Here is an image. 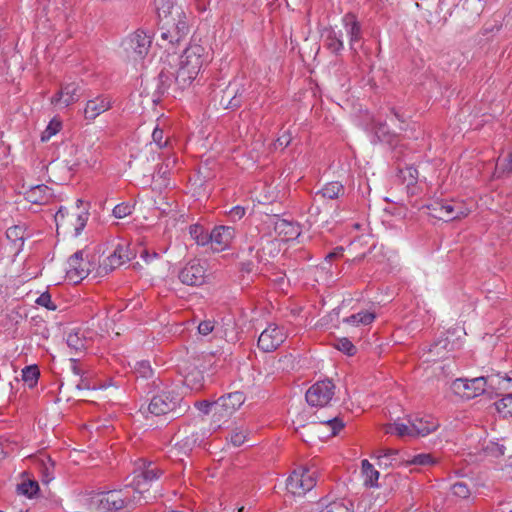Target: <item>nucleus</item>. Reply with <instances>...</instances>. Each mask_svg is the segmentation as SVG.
<instances>
[{
    "label": "nucleus",
    "mask_w": 512,
    "mask_h": 512,
    "mask_svg": "<svg viewBox=\"0 0 512 512\" xmlns=\"http://www.w3.org/2000/svg\"><path fill=\"white\" fill-rule=\"evenodd\" d=\"M335 385L330 380L318 381L306 392V401L311 406H326L334 396Z\"/></svg>",
    "instance_id": "11"
},
{
    "label": "nucleus",
    "mask_w": 512,
    "mask_h": 512,
    "mask_svg": "<svg viewBox=\"0 0 512 512\" xmlns=\"http://www.w3.org/2000/svg\"><path fill=\"white\" fill-rule=\"evenodd\" d=\"M428 214L442 221H453L466 217L470 210L461 201L437 199L427 204Z\"/></svg>",
    "instance_id": "5"
},
{
    "label": "nucleus",
    "mask_w": 512,
    "mask_h": 512,
    "mask_svg": "<svg viewBox=\"0 0 512 512\" xmlns=\"http://www.w3.org/2000/svg\"><path fill=\"white\" fill-rule=\"evenodd\" d=\"M245 399L244 393L240 391L221 396L213 405L214 422L228 419L244 404Z\"/></svg>",
    "instance_id": "7"
},
{
    "label": "nucleus",
    "mask_w": 512,
    "mask_h": 512,
    "mask_svg": "<svg viewBox=\"0 0 512 512\" xmlns=\"http://www.w3.org/2000/svg\"><path fill=\"white\" fill-rule=\"evenodd\" d=\"M408 422L411 424L413 437H425L439 427L437 419L430 415L424 417L416 416L413 419H409Z\"/></svg>",
    "instance_id": "21"
},
{
    "label": "nucleus",
    "mask_w": 512,
    "mask_h": 512,
    "mask_svg": "<svg viewBox=\"0 0 512 512\" xmlns=\"http://www.w3.org/2000/svg\"><path fill=\"white\" fill-rule=\"evenodd\" d=\"M159 86H158V90L160 93H165L168 88L170 87V84H171V80H170V77L169 75L165 74L164 72H161L159 74Z\"/></svg>",
    "instance_id": "53"
},
{
    "label": "nucleus",
    "mask_w": 512,
    "mask_h": 512,
    "mask_svg": "<svg viewBox=\"0 0 512 512\" xmlns=\"http://www.w3.org/2000/svg\"><path fill=\"white\" fill-rule=\"evenodd\" d=\"M83 255L84 251L79 250L68 259L66 276L74 283L86 278L91 271L92 264L89 260L84 259Z\"/></svg>",
    "instance_id": "13"
},
{
    "label": "nucleus",
    "mask_w": 512,
    "mask_h": 512,
    "mask_svg": "<svg viewBox=\"0 0 512 512\" xmlns=\"http://www.w3.org/2000/svg\"><path fill=\"white\" fill-rule=\"evenodd\" d=\"M292 140V135L290 131H284L276 140L275 146L285 148L287 147Z\"/></svg>",
    "instance_id": "52"
},
{
    "label": "nucleus",
    "mask_w": 512,
    "mask_h": 512,
    "mask_svg": "<svg viewBox=\"0 0 512 512\" xmlns=\"http://www.w3.org/2000/svg\"><path fill=\"white\" fill-rule=\"evenodd\" d=\"M25 195L29 202L43 205L49 202L53 194L48 186L42 184L31 187Z\"/></svg>",
    "instance_id": "25"
},
{
    "label": "nucleus",
    "mask_w": 512,
    "mask_h": 512,
    "mask_svg": "<svg viewBox=\"0 0 512 512\" xmlns=\"http://www.w3.org/2000/svg\"><path fill=\"white\" fill-rule=\"evenodd\" d=\"M375 319V314L368 311H361L343 319L344 323L359 326L369 325Z\"/></svg>",
    "instance_id": "29"
},
{
    "label": "nucleus",
    "mask_w": 512,
    "mask_h": 512,
    "mask_svg": "<svg viewBox=\"0 0 512 512\" xmlns=\"http://www.w3.org/2000/svg\"><path fill=\"white\" fill-rule=\"evenodd\" d=\"M401 177L404 181L407 182V185H413L418 178V171L414 167H406L405 169H400Z\"/></svg>",
    "instance_id": "48"
},
{
    "label": "nucleus",
    "mask_w": 512,
    "mask_h": 512,
    "mask_svg": "<svg viewBox=\"0 0 512 512\" xmlns=\"http://www.w3.org/2000/svg\"><path fill=\"white\" fill-rule=\"evenodd\" d=\"M83 204L81 199L76 201V207L69 210L66 207H60L55 214V222L57 228L63 227L66 230H73L77 236L86 226L89 218V212L86 208L81 209L80 205Z\"/></svg>",
    "instance_id": "6"
},
{
    "label": "nucleus",
    "mask_w": 512,
    "mask_h": 512,
    "mask_svg": "<svg viewBox=\"0 0 512 512\" xmlns=\"http://www.w3.org/2000/svg\"><path fill=\"white\" fill-rule=\"evenodd\" d=\"M498 412L502 413L505 417L512 416V396L501 398L495 403Z\"/></svg>",
    "instance_id": "42"
},
{
    "label": "nucleus",
    "mask_w": 512,
    "mask_h": 512,
    "mask_svg": "<svg viewBox=\"0 0 512 512\" xmlns=\"http://www.w3.org/2000/svg\"><path fill=\"white\" fill-rule=\"evenodd\" d=\"M488 393L501 398L512 396V372L508 375L500 373L488 376Z\"/></svg>",
    "instance_id": "17"
},
{
    "label": "nucleus",
    "mask_w": 512,
    "mask_h": 512,
    "mask_svg": "<svg viewBox=\"0 0 512 512\" xmlns=\"http://www.w3.org/2000/svg\"><path fill=\"white\" fill-rule=\"evenodd\" d=\"M175 439V448L180 453L187 454L201 444L204 433L196 426H187L177 432Z\"/></svg>",
    "instance_id": "12"
},
{
    "label": "nucleus",
    "mask_w": 512,
    "mask_h": 512,
    "mask_svg": "<svg viewBox=\"0 0 512 512\" xmlns=\"http://www.w3.org/2000/svg\"><path fill=\"white\" fill-rule=\"evenodd\" d=\"M134 372L137 376L142 378H149L153 374L149 361L137 362L134 367Z\"/></svg>",
    "instance_id": "44"
},
{
    "label": "nucleus",
    "mask_w": 512,
    "mask_h": 512,
    "mask_svg": "<svg viewBox=\"0 0 512 512\" xmlns=\"http://www.w3.org/2000/svg\"><path fill=\"white\" fill-rule=\"evenodd\" d=\"M213 405H214V402L210 403L208 401H201V402L196 403L197 408L205 414H208L209 412H213Z\"/></svg>",
    "instance_id": "60"
},
{
    "label": "nucleus",
    "mask_w": 512,
    "mask_h": 512,
    "mask_svg": "<svg viewBox=\"0 0 512 512\" xmlns=\"http://www.w3.org/2000/svg\"><path fill=\"white\" fill-rule=\"evenodd\" d=\"M189 234L198 245L204 246L209 243V233L201 225H191L189 227Z\"/></svg>",
    "instance_id": "33"
},
{
    "label": "nucleus",
    "mask_w": 512,
    "mask_h": 512,
    "mask_svg": "<svg viewBox=\"0 0 512 512\" xmlns=\"http://www.w3.org/2000/svg\"><path fill=\"white\" fill-rule=\"evenodd\" d=\"M335 348L343 353L353 356L356 353V347L348 338H340L334 344Z\"/></svg>",
    "instance_id": "43"
},
{
    "label": "nucleus",
    "mask_w": 512,
    "mask_h": 512,
    "mask_svg": "<svg viewBox=\"0 0 512 512\" xmlns=\"http://www.w3.org/2000/svg\"><path fill=\"white\" fill-rule=\"evenodd\" d=\"M326 46L333 53H338L343 49V42L334 31L329 32L326 37Z\"/></svg>",
    "instance_id": "39"
},
{
    "label": "nucleus",
    "mask_w": 512,
    "mask_h": 512,
    "mask_svg": "<svg viewBox=\"0 0 512 512\" xmlns=\"http://www.w3.org/2000/svg\"><path fill=\"white\" fill-rule=\"evenodd\" d=\"M205 49L199 44L187 47L179 59V66L175 74V85L184 90L189 87L197 77L202 65Z\"/></svg>",
    "instance_id": "2"
},
{
    "label": "nucleus",
    "mask_w": 512,
    "mask_h": 512,
    "mask_svg": "<svg viewBox=\"0 0 512 512\" xmlns=\"http://www.w3.org/2000/svg\"><path fill=\"white\" fill-rule=\"evenodd\" d=\"M152 139L160 148L168 143L167 141L163 142V130L157 127L153 130Z\"/></svg>",
    "instance_id": "58"
},
{
    "label": "nucleus",
    "mask_w": 512,
    "mask_h": 512,
    "mask_svg": "<svg viewBox=\"0 0 512 512\" xmlns=\"http://www.w3.org/2000/svg\"><path fill=\"white\" fill-rule=\"evenodd\" d=\"M39 490L38 482L33 480H24L17 485V492L28 498H32Z\"/></svg>",
    "instance_id": "37"
},
{
    "label": "nucleus",
    "mask_w": 512,
    "mask_h": 512,
    "mask_svg": "<svg viewBox=\"0 0 512 512\" xmlns=\"http://www.w3.org/2000/svg\"><path fill=\"white\" fill-rule=\"evenodd\" d=\"M179 402L180 397L177 394L162 392L151 399L148 409L155 416L174 413Z\"/></svg>",
    "instance_id": "14"
},
{
    "label": "nucleus",
    "mask_w": 512,
    "mask_h": 512,
    "mask_svg": "<svg viewBox=\"0 0 512 512\" xmlns=\"http://www.w3.org/2000/svg\"><path fill=\"white\" fill-rule=\"evenodd\" d=\"M140 257L142 259H144V261L146 263H149L151 259H154V258H157L158 257V254L156 252H153L152 254H150L147 250H142L140 252Z\"/></svg>",
    "instance_id": "61"
},
{
    "label": "nucleus",
    "mask_w": 512,
    "mask_h": 512,
    "mask_svg": "<svg viewBox=\"0 0 512 512\" xmlns=\"http://www.w3.org/2000/svg\"><path fill=\"white\" fill-rule=\"evenodd\" d=\"M362 473L365 477L364 483L369 486H375L379 478V472L374 469L368 460L362 461Z\"/></svg>",
    "instance_id": "32"
},
{
    "label": "nucleus",
    "mask_w": 512,
    "mask_h": 512,
    "mask_svg": "<svg viewBox=\"0 0 512 512\" xmlns=\"http://www.w3.org/2000/svg\"><path fill=\"white\" fill-rule=\"evenodd\" d=\"M386 433L396 434L399 437L413 436L410 423H409V425L404 424V423L390 424L386 428Z\"/></svg>",
    "instance_id": "38"
},
{
    "label": "nucleus",
    "mask_w": 512,
    "mask_h": 512,
    "mask_svg": "<svg viewBox=\"0 0 512 512\" xmlns=\"http://www.w3.org/2000/svg\"><path fill=\"white\" fill-rule=\"evenodd\" d=\"M214 329V324L212 321H202L199 325H198V331L201 335H208L209 333H211Z\"/></svg>",
    "instance_id": "56"
},
{
    "label": "nucleus",
    "mask_w": 512,
    "mask_h": 512,
    "mask_svg": "<svg viewBox=\"0 0 512 512\" xmlns=\"http://www.w3.org/2000/svg\"><path fill=\"white\" fill-rule=\"evenodd\" d=\"M274 231L283 240L289 241L300 236V227L298 224L286 219H275L273 223Z\"/></svg>",
    "instance_id": "24"
},
{
    "label": "nucleus",
    "mask_w": 512,
    "mask_h": 512,
    "mask_svg": "<svg viewBox=\"0 0 512 512\" xmlns=\"http://www.w3.org/2000/svg\"><path fill=\"white\" fill-rule=\"evenodd\" d=\"M378 453H379L377 456L378 458H391L393 456L399 455V450L393 449V448H385V449L379 450Z\"/></svg>",
    "instance_id": "59"
},
{
    "label": "nucleus",
    "mask_w": 512,
    "mask_h": 512,
    "mask_svg": "<svg viewBox=\"0 0 512 512\" xmlns=\"http://www.w3.org/2000/svg\"><path fill=\"white\" fill-rule=\"evenodd\" d=\"M344 192V186L338 181H333L327 183L321 190L317 191L316 195H321L323 198L333 200L343 195Z\"/></svg>",
    "instance_id": "27"
},
{
    "label": "nucleus",
    "mask_w": 512,
    "mask_h": 512,
    "mask_svg": "<svg viewBox=\"0 0 512 512\" xmlns=\"http://www.w3.org/2000/svg\"><path fill=\"white\" fill-rule=\"evenodd\" d=\"M316 484L315 472L305 467L293 471L287 480V489L294 495H304Z\"/></svg>",
    "instance_id": "10"
},
{
    "label": "nucleus",
    "mask_w": 512,
    "mask_h": 512,
    "mask_svg": "<svg viewBox=\"0 0 512 512\" xmlns=\"http://www.w3.org/2000/svg\"><path fill=\"white\" fill-rule=\"evenodd\" d=\"M438 462V460L430 453H422L413 456L412 459L406 460V465H420V466H430L434 465Z\"/></svg>",
    "instance_id": "36"
},
{
    "label": "nucleus",
    "mask_w": 512,
    "mask_h": 512,
    "mask_svg": "<svg viewBox=\"0 0 512 512\" xmlns=\"http://www.w3.org/2000/svg\"><path fill=\"white\" fill-rule=\"evenodd\" d=\"M130 259L131 252L129 246L125 243H118L113 253L103 261L99 269L107 273L128 262Z\"/></svg>",
    "instance_id": "19"
},
{
    "label": "nucleus",
    "mask_w": 512,
    "mask_h": 512,
    "mask_svg": "<svg viewBox=\"0 0 512 512\" xmlns=\"http://www.w3.org/2000/svg\"><path fill=\"white\" fill-rule=\"evenodd\" d=\"M132 490L129 485H126L122 489L100 493L96 500V510L98 512H116L128 506L141 504V496L135 495Z\"/></svg>",
    "instance_id": "3"
},
{
    "label": "nucleus",
    "mask_w": 512,
    "mask_h": 512,
    "mask_svg": "<svg viewBox=\"0 0 512 512\" xmlns=\"http://www.w3.org/2000/svg\"><path fill=\"white\" fill-rule=\"evenodd\" d=\"M453 344L448 338H439L429 349L433 358H443L445 353L452 349Z\"/></svg>",
    "instance_id": "31"
},
{
    "label": "nucleus",
    "mask_w": 512,
    "mask_h": 512,
    "mask_svg": "<svg viewBox=\"0 0 512 512\" xmlns=\"http://www.w3.org/2000/svg\"><path fill=\"white\" fill-rule=\"evenodd\" d=\"M379 459V466H385V467H392L394 466V463L390 461V458H378Z\"/></svg>",
    "instance_id": "64"
},
{
    "label": "nucleus",
    "mask_w": 512,
    "mask_h": 512,
    "mask_svg": "<svg viewBox=\"0 0 512 512\" xmlns=\"http://www.w3.org/2000/svg\"><path fill=\"white\" fill-rule=\"evenodd\" d=\"M36 303L40 306L47 308L48 310H56V305L51 300V295L48 292L42 293L37 299Z\"/></svg>",
    "instance_id": "50"
},
{
    "label": "nucleus",
    "mask_w": 512,
    "mask_h": 512,
    "mask_svg": "<svg viewBox=\"0 0 512 512\" xmlns=\"http://www.w3.org/2000/svg\"><path fill=\"white\" fill-rule=\"evenodd\" d=\"M112 106V101L109 97L99 95L87 101L84 108V118L86 120H94L102 113L108 111Z\"/></svg>",
    "instance_id": "22"
},
{
    "label": "nucleus",
    "mask_w": 512,
    "mask_h": 512,
    "mask_svg": "<svg viewBox=\"0 0 512 512\" xmlns=\"http://www.w3.org/2000/svg\"><path fill=\"white\" fill-rule=\"evenodd\" d=\"M497 169L502 172H512V151L502 162L497 163Z\"/></svg>",
    "instance_id": "54"
},
{
    "label": "nucleus",
    "mask_w": 512,
    "mask_h": 512,
    "mask_svg": "<svg viewBox=\"0 0 512 512\" xmlns=\"http://www.w3.org/2000/svg\"><path fill=\"white\" fill-rule=\"evenodd\" d=\"M61 128V122L52 120L41 134V140L43 142L48 141L52 136L59 132Z\"/></svg>",
    "instance_id": "45"
},
{
    "label": "nucleus",
    "mask_w": 512,
    "mask_h": 512,
    "mask_svg": "<svg viewBox=\"0 0 512 512\" xmlns=\"http://www.w3.org/2000/svg\"><path fill=\"white\" fill-rule=\"evenodd\" d=\"M254 263L252 261H247L241 263V270L247 273H250L253 270Z\"/></svg>",
    "instance_id": "62"
},
{
    "label": "nucleus",
    "mask_w": 512,
    "mask_h": 512,
    "mask_svg": "<svg viewBox=\"0 0 512 512\" xmlns=\"http://www.w3.org/2000/svg\"><path fill=\"white\" fill-rule=\"evenodd\" d=\"M160 37L170 44L180 42L189 32L187 16L172 0H155Z\"/></svg>",
    "instance_id": "1"
},
{
    "label": "nucleus",
    "mask_w": 512,
    "mask_h": 512,
    "mask_svg": "<svg viewBox=\"0 0 512 512\" xmlns=\"http://www.w3.org/2000/svg\"><path fill=\"white\" fill-rule=\"evenodd\" d=\"M234 237L235 229L233 227L218 226L209 233V243H211L213 250L219 252L225 250Z\"/></svg>",
    "instance_id": "20"
},
{
    "label": "nucleus",
    "mask_w": 512,
    "mask_h": 512,
    "mask_svg": "<svg viewBox=\"0 0 512 512\" xmlns=\"http://www.w3.org/2000/svg\"><path fill=\"white\" fill-rule=\"evenodd\" d=\"M246 213V210L242 206H235L229 211V217L236 221L240 220Z\"/></svg>",
    "instance_id": "57"
},
{
    "label": "nucleus",
    "mask_w": 512,
    "mask_h": 512,
    "mask_svg": "<svg viewBox=\"0 0 512 512\" xmlns=\"http://www.w3.org/2000/svg\"><path fill=\"white\" fill-rule=\"evenodd\" d=\"M245 89L237 82H230L222 91L219 104L224 109L238 108L244 98Z\"/></svg>",
    "instance_id": "18"
},
{
    "label": "nucleus",
    "mask_w": 512,
    "mask_h": 512,
    "mask_svg": "<svg viewBox=\"0 0 512 512\" xmlns=\"http://www.w3.org/2000/svg\"><path fill=\"white\" fill-rule=\"evenodd\" d=\"M80 87L76 83L64 85L60 91L51 99L53 104H62L64 107L71 105L79 100Z\"/></svg>",
    "instance_id": "23"
},
{
    "label": "nucleus",
    "mask_w": 512,
    "mask_h": 512,
    "mask_svg": "<svg viewBox=\"0 0 512 512\" xmlns=\"http://www.w3.org/2000/svg\"><path fill=\"white\" fill-rule=\"evenodd\" d=\"M67 345L76 352L86 349V340L80 337L78 332L69 333L67 336Z\"/></svg>",
    "instance_id": "40"
},
{
    "label": "nucleus",
    "mask_w": 512,
    "mask_h": 512,
    "mask_svg": "<svg viewBox=\"0 0 512 512\" xmlns=\"http://www.w3.org/2000/svg\"><path fill=\"white\" fill-rule=\"evenodd\" d=\"M372 130L380 141L391 143L392 134L388 130L386 123L380 120H373Z\"/></svg>",
    "instance_id": "34"
},
{
    "label": "nucleus",
    "mask_w": 512,
    "mask_h": 512,
    "mask_svg": "<svg viewBox=\"0 0 512 512\" xmlns=\"http://www.w3.org/2000/svg\"><path fill=\"white\" fill-rule=\"evenodd\" d=\"M451 491H452L453 495H455L459 498H462V499H466L470 495V489H469L468 485L462 481L454 483L451 486Z\"/></svg>",
    "instance_id": "46"
},
{
    "label": "nucleus",
    "mask_w": 512,
    "mask_h": 512,
    "mask_svg": "<svg viewBox=\"0 0 512 512\" xmlns=\"http://www.w3.org/2000/svg\"><path fill=\"white\" fill-rule=\"evenodd\" d=\"M455 394L465 399L475 398L483 393H488V376L473 379H456L452 383Z\"/></svg>",
    "instance_id": "8"
},
{
    "label": "nucleus",
    "mask_w": 512,
    "mask_h": 512,
    "mask_svg": "<svg viewBox=\"0 0 512 512\" xmlns=\"http://www.w3.org/2000/svg\"><path fill=\"white\" fill-rule=\"evenodd\" d=\"M248 436V432L242 428H236L232 431L230 441L235 447L241 446L245 443Z\"/></svg>",
    "instance_id": "47"
},
{
    "label": "nucleus",
    "mask_w": 512,
    "mask_h": 512,
    "mask_svg": "<svg viewBox=\"0 0 512 512\" xmlns=\"http://www.w3.org/2000/svg\"><path fill=\"white\" fill-rule=\"evenodd\" d=\"M151 45L150 37L143 31H136L125 41V49L134 60L143 59Z\"/></svg>",
    "instance_id": "16"
},
{
    "label": "nucleus",
    "mask_w": 512,
    "mask_h": 512,
    "mask_svg": "<svg viewBox=\"0 0 512 512\" xmlns=\"http://www.w3.org/2000/svg\"><path fill=\"white\" fill-rule=\"evenodd\" d=\"M163 471L153 462L141 460L134 471V477L129 484L135 495L141 496V503H147L155 496L146 495L153 481L158 480Z\"/></svg>",
    "instance_id": "4"
},
{
    "label": "nucleus",
    "mask_w": 512,
    "mask_h": 512,
    "mask_svg": "<svg viewBox=\"0 0 512 512\" xmlns=\"http://www.w3.org/2000/svg\"><path fill=\"white\" fill-rule=\"evenodd\" d=\"M184 384L191 390L199 391L204 385L203 373L197 368L191 369L184 376Z\"/></svg>",
    "instance_id": "28"
},
{
    "label": "nucleus",
    "mask_w": 512,
    "mask_h": 512,
    "mask_svg": "<svg viewBox=\"0 0 512 512\" xmlns=\"http://www.w3.org/2000/svg\"><path fill=\"white\" fill-rule=\"evenodd\" d=\"M486 450L492 455V456H502L505 454V447L498 443H491L486 447Z\"/></svg>",
    "instance_id": "55"
},
{
    "label": "nucleus",
    "mask_w": 512,
    "mask_h": 512,
    "mask_svg": "<svg viewBox=\"0 0 512 512\" xmlns=\"http://www.w3.org/2000/svg\"><path fill=\"white\" fill-rule=\"evenodd\" d=\"M132 213V206L127 203H121L114 207L113 215L116 218H124Z\"/></svg>",
    "instance_id": "49"
},
{
    "label": "nucleus",
    "mask_w": 512,
    "mask_h": 512,
    "mask_svg": "<svg viewBox=\"0 0 512 512\" xmlns=\"http://www.w3.org/2000/svg\"><path fill=\"white\" fill-rule=\"evenodd\" d=\"M24 235V231L20 226H12L7 229L6 236L9 240L16 242L17 240H22Z\"/></svg>",
    "instance_id": "51"
},
{
    "label": "nucleus",
    "mask_w": 512,
    "mask_h": 512,
    "mask_svg": "<svg viewBox=\"0 0 512 512\" xmlns=\"http://www.w3.org/2000/svg\"><path fill=\"white\" fill-rule=\"evenodd\" d=\"M176 162H177L176 157L169 156L166 158L164 165H165L166 169H168V168L174 167Z\"/></svg>",
    "instance_id": "63"
},
{
    "label": "nucleus",
    "mask_w": 512,
    "mask_h": 512,
    "mask_svg": "<svg viewBox=\"0 0 512 512\" xmlns=\"http://www.w3.org/2000/svg\"><path fill=\"white\" fill-rule=\"evenodd\" d=\"M346 33L349 37L350 49L354 52L357 51V44L361 38V29L359 23L355 20L354 16L346 15L344 18Z\"/></svg>",
    "instance_id": "26"
},
{
    "label": "nucleus",
    "mask_w": 512,
    "mask_h": 512,
    "mask_svg": "<svg viewBox=\"0 0 512 512\" xmlns=\"http://www.w3.org/2000/svg\"><path fill=\"white\" fill-rule=\"evenodd\" d=\"M321 425L326 426L330 429L329 436H335L344 427V422L338 418L333 417L331 419L323 420L320 422Z\"/></svg>",
    "instance_id": "41"
},
{
    "label": "nucleus",
    "mask_w": 512,
    "mask_h": 512,
    "mask_svg": "<svg viewBox=\"0 0 512 512\" xmlns=\"http://www.w3.org/2000/svg\"><path fill=\"white\" fill-rule=\"evenodd\" d=\"M283 328L269 325L258 338V347L264 352L275 351L286 339Z\"/></svg>",
    "instance_id": "15"
},
{
    "label": "nucleus",
    "mask_w": 512,
    "mask_h": 512,
    "mask_svg": "<svg viewBox=\"0 0 512 512\" xmlns=\"http://www.w3.org/2000/svg\"><path fill=\"white\" fill-rule=\"evenodd\" d=\"M321 512H353V503L347 499H337L325 504Z\"/></svg>",
    "instance_id": "30"
},
{
    "label": "nucleus",
    "mask_w": 512,
    "mask_h": 512,
    "mask_svg": "<svg viewBox=\"0 0 512 512\" xmlns=\"http://www.w3.org/2000/svg\"><path fill=\"white\" fill-rule=\"evenodd\" d=\"M40 372L36 365L26 366L22 370V380L28 385L29 388H33L38 381Z\"/></svg>",
    "instance_id": "35"
},
{
    "label": "nucleus",
    "mask_w": 512,
    "mask_h": 512,
    "mask_svg": "<svg viewBox=\"0 0 512 512\" xmlns=\"http://www.w3.org/2000/svg\"><path fill=\"white\" fill-rule=\"evenodd\" d=\"M178 278L184 285L201 286L207 282L208 274L206 263L193 259L180 269Z\"/></svg>",
    "instance_id": "9"
}]
</instances>
